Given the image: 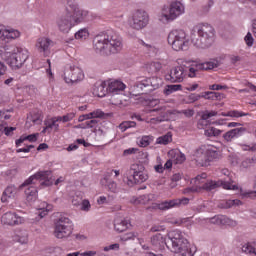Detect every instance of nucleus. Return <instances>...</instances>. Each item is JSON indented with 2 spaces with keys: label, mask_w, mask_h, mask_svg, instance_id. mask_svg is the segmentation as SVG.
<instances>
[{
  "label": "nucleus",
  "mask_w": 256,
  "mask_h": 256,
  "mask_svg": "<svg viewBox=\"0 0 256 256\" xmlns=\"http://www.w3.org/2000/svg\"><path fill=\"white\" fill-rule=\"evenodd\" d=\"M167 41L173 51H187L191 45V38L183 29L171 30Z\"/></svg>",
  "instance_id": "423d86ee"
},
{
  "label": "nucleus",
  "mask_w": 256,
  "mask_h": 256,
  "mask_svg": "<svg viewBox=\"0 0 256 256\" xmlns=\"http://www.w3.org/2000/svg\"><path fill=\"white\" fill-rule=\"evenodd\" d=\"M38 211L39 217L43 219V217H46L50 211H53V205L48 204L47 202H41L38 206Z\"/></svg>",
  "instance_id": "f704fd0d"
},
{
  "label": "nucleus",
  "mask_w": 256,
  "mask_h": 256,
  "mask_svg": "<svg viewBox=\"0 0 256 256\" xmlns=\"http://www.w3.org/2000/svg\"><path fill=\"white\" fill-rule=\"evenodd\" d=\"M94 49L103 55H115L123 51V39L114 32L96 36L94 39Z\"/></svg>",
  "instance_id": "f257e3e1"
},
{
  "label": "nucleus",
  "mask_w": 256,
  "mask_h": 256,
  "mask_svg": "<svg viewBox=\"0 0 256 256\" xmlns=\"http://www.w3.org/2000/svg\"><path fill=\"white\" fill-rule=\"evenodd\" d=\"M207 183V174L202 173L191 180L192 188H187L185 193H201L203 191V185Z\"/></svg>",
  "instance_id": "4468645a"
},
{
  "label": "nucleus",
  "mask_w": 256,
  "mask_h": 256,
  "mask_svg": "<svg viewBox=\"0 0 256 256\" xmlns=\"http://www.w3.org/2000/svg\"><path fill=\"white\" fill-rule=\"evenodd\" d=\"M215 41V29L209 24H197L191 33V43L196 49H209Z\"/></svg>",
  "instance_id": "20e7f679"
},
{
  "label": "nucleus",
  "mask_w": 256,
  "mask_h": 256,
  "mask_svg": "<svg viewBox=\"0 0 256 256\" xmlns=\"http://www.w3.org/2000/svg\"><path fill=\"white\" fill-rule=\"evenodd\" d=\"M218 207L220 209H231V207H233V201L232 200H221L218 204Z\"/></svg>",
  "instance_id": "bf43d9fd"
},
{
  "label": "nucleus",
  "mask_w": 256,
  "mask_h": 256,
  "mask_svg": "<svg viewBox=\"0 0 256 256\" xmlns=\"http://www.w3.org/2000/svg\"><path fill=\"white\" fill-rule=\"evenodd\" d=\"M52 44L53 41H51V39L42 37L37 40L36 49L39 53H43V55L47 56L49 55V49Z\"/></svg>",
  "instance_id": "aec40b11"
},
{
  "label": "nucleus",
  "mask_w": 256,
  "mask_h": 256,
  "mask_svg": "<svg viewBox=\"0 0 256 256\" xmlns=\"http://www.w3.org/2000/svg\"><path fill=\"white\" fill-rule=\"evenodd\" d=\"M59 123H61V116L52 117L44 122L47 125V129H54V131H59Z\"/></svg>",
  "instance_id": "72a5a7b5"
},
{
  "label": "nucleus",
  "mask_w": 256,
  "mask_h": 256,
  "mask_svg": "<svg viewBox=\"0 0 256 256\" xmlns=\"http://www.w3.org/2000/svg\"><path fill=\"white\" fill-rule=\"evenodd\" d=\"M0 57L15 71L21 69L29 59V50L21 46L8 44L0 51Z\"/></svg>",
  "instance_id": "f03ea898"
},
{
  "label": "nucleus",
  "mask_w": 256,
  "mask_h": 256,
  "mask_svg": "<svg viewBox=\"0 0 256 256\" xmlns=\"http://www.w3.org/2000/svg\"><path fill=\"white\" fill-rule=\"evenodd\" d=\"M201 99V96L199 94L192 93L187 96L186 103L191 104L195 103L196 101H199Z\"/></svg>",
  "instance_id": "0e129e2a"
},
{
  "label": "nucleus",
  "mask_w": 256,
  "mask_h": 256,
  "mask_svg": "<svg viewBox=\"0 0 256 256\" xmlns=\"http://www.w3.org/2000/svg\"><path fill=\"white\" fill-rule=\"evenodd\" d=\"M3 35H4V27L0 25V52L2 51V49L5 48V46H7V41L3 40Z\"/></svg>",
  "instance_id": "69168bd1"
},
{
  "label": "nucleus",
  "mask_w": 256,
  "mask_h": 256,
  "mask_svg": "<svg viewBox=\"0 0 256 256\" xmlns=\"http://www.w3.org/2000/svg\"><path fill=\"white\" fill-rule=\"evenodd\" d=\"M72 15V21L74 25H79V23H83L85 21H90L89 11L81 9V8H74L73 12H70Z\"/></svg>",
  "instance_id": "f3484780"
},
{
  "label": "nucleus",
  "mask_w": 256,
  "mask_h": 256,
  "mask_svg": "<svg viewBox=\"0 0 256 256\" xmlns=\"http://www.w3.org/2000/svg\"><path fill=\"white\" fill-rule=\"evenodd\" d=\"M130 101H137L136 103H142V105H146L147 99L143 96L131 94L130 95Z\"/></svg>",
  "instance_id": "052dcab7"
},
{
  "label": "nucleus",
  "mask_w": 256,
  "mask_h": 256,
  "mask_svg": "<svg viewBox=\"0 0 256 256\" xmlns=\"http://www.w3.org/2000/svg\"><path fill=\"white\" fill-rule=\"evenodd\" d=\"M0 131H4L5 135H11L15 131V127H7L0 125Z\"/></svg>",
  "instance_id": "774afa93"
},
{
  "label": "nucleus",
  "mask_w": 256,
  "mask_h": 256,
  "mask_svg": "<svg viewBox=\"0 0 256 256\" xmlns=\"http://www.w3.org/2000/svg\"><path fill=\"white\" fill-rule=\"evenodd\" d=\"M149 21V12L143 9H137L128 19V25L131 29H134V31H141L149 25Z\"/></svg>",
  "instance_id": "6e6552de"
},
{
  "label": "nucleus",
  "mask_w": 256,
  "mask_h": 256,
  "mask_svg": "<svg viewBox=\"0 0 256 256\" xmlns=\"http://www.w3.org/2000/svg\"><path fill=\"white\" fill-rule=\"evenodd\" d=\"M37 137H39V134H30L28 136L22 135L18 140H16V147H21V144L25 143V141L35 143V141H37Z\"/></svg>",
  "instance_id": "4c0bfd02"
},
{
  "label": "nucleus",
  "mask_w": 256,
  "mask_h": 256,
  "mask_svg": "<svg viewBox=\"0 0 256 256\" xmlns=\"http://www.w3.org/2000/svg\"><path fill=\"white\" fill-rule=\"evenodd\" d=\"M136 43H138V45H141L143 51H145L149 55H159V47L155 46V44L144 41L142 39H138Z\"/></svg>",
  "instance_id": "b1692460"
},
{
  "label": "nucleus",
  "mask_w": 256,
  "mask_h": 256,
  "mask_svg": "<svg viewBox=\"0 0 256 256\" xmlns=\"http://www.w3.org/2000/svg\"><path fill=\"white\" fill-rule=\"evenodd\" d=\"M255 163H256L255 158H246L241 162L240 167L241 169H249V167H253Z\"/></svg>",
  "instance_id": "3c124183"
},
{
  "label": "nucleus",
  "mask_w": 256,
  "mask_h": 256,
  "mask_svg": "<svg viewBox=\"0 0 256 256\" xmlns=\"http://www.w3.org/2000/svg\"><path fill=\"white\" fill-rule=\"evenodd\" d=\"M172 115H178V117H180V115H184V117H193V115H195V111L193 109H186V110H182V111H177L174 110L172 112Z\"/></svg>",
  "instance_id": "de8ad7c7"
},
{
  "label": "nucleus",
  "mask_w": 256,
  "mask_h": 256,
  "mask_svg": "<svg viewBox=\"0 0 256 256\" xmlns=\"http://www.w3.org/2000/svg\"><path fill=\"white\" fill-rule=\"evenodd\" d=\"M133 127H137V123H135V121H124L119 125V129L122 133H125L127 129H131Z\"/></svg>",
  "instance_id": "09e8293b"
},
{
  "label": "nucleus",
  "mask_w": 256,
  "mask_h": 256,
  "mask_svg": "<svg viewBox=\"0 0 256 256\" xmlns=\"http://www.w3.org/2000/svg\"><path fill=\"white\" fill-rule=\"evenodd\" d=\"M199 63L192 64L188 69V77H196L197 71H202V69L197 68Z\"/></svg>",
  "instance_id": "6e6d98bb"
},
{
  "label": "nucleus",
  "mask_w": 256,
  "mask_h": 256,
  "mask_svg": "<svg viewBox=\"0 0 256 256\" xmlns=\"http://www.w3.org/2000/svg\"><path fill=\"white\" fill-rule=\"evenodd\" d=\"M151 201H157V195L155 194H144L137 198H132L131 202L134 205H147V203H151Z\"/></svg>",
  "instance_id": "a878e982"
},
{
  "label": "nucleus",
  "mask_w": 256,
  "mask_h": 256,
  "mask_svg": "<svg viewBox=\"0 0 256 256\" xmlns=\"http://www.w3.org/2000/svg\"><path fill=\"white\" fill-rule=\"evenodd\" d=\"M84 77L83 70L77 66H69L64 70L65 83H79Z\"/></svg>",
  "instance_id": "ddd939ff"
},
{
  "label": "nucleus",
  "mask_w": 256,
  "mask_h": 256,
  "mask_svg": "<svg viewBox=\"0 0 256 256\" xmlns=\"http://www.w3.org/2000/svg\"><path fill=\"white\" fill-rule=\"evenodd\" d=\"M239 191L241 199H256V191H245L243 189Z\"/></svg>",
  "instance_id": "8fccbe9b"
},
{
  "label": "nucleus",
  "mask_w": 256,
  "mask_h": 256,
  "mask_svg": "<svg viewBox=\"0 0 256 256\" xmlns=\"http://www.w3.org/2000/svg\"><path fill=\"white\" fill-rule=\"evenodd\" d=\"M53 173L51 170L38 171L36 174L30 176L23 184L22 187L27 185H37L39 183L40 187H51L53 185L52 179Z\"/></svg>",
  "instance_id": "1a4fd4ad"
},
{
  "label": "nucleus",
  "mask_w": 256,
  "mask_h": 256,
  "mask_svg": "<svg viewBox=\"0 0 256 256\" xmlns=\"http://www.w3.org/2000/svg\"><path fill=\"white\" fill-rule=\"evenodd\" d=\"M168 155L170 159L178 165H181V163H185L187 159L185 157V154H183L180 150H170L168 152Z\"/></svg>",
  "instance_id": "2f4dec72"
},
{
  "label": "nucleus",
  "mask_w": 256,
  "mask_h": 256,
  "mask_svg": "<svg viewBox=\"0 0 256 256\" xmlns=\"http://www.w3.org/2000/svg\"><path fill=\"white\" fill-rule=\"evenodd\" d=\"M125 87V84L119 80H114L108 85V89L111 93H115V91H125Z\"/></svg>",
  "instance_id": "e433bc0d"
},
{
  "label": "nucleus",
  "mask_w": 256,
  "mask_h": 256,
  "mask_svg": "<svg viewBox=\"0 0 256 256\" xmlns=\"http://www.w3.org/2000/svg\"><path fill=\"white\" fill-rule=\"evenodd\" d=\"M203 99H219L221 97V93L219 92H204L200 95Z\"/></svg>",
  "instance_id": "864d4df0"
},
{
  "label": "nucleus",
  "mask_w": 256,
  "mask_h": 256,
  "mask_svg": "<svg viewBox=\"0 0 256 256\" xmlns=\"http://www.w3.org/2000/svg\"><path fill=\"white\" fill-rule=\"evenodd\" d=\"M151 141H153V138L150 136H143L138 140L139 147H148V145L151 144Z\"/></svg>",
  "instance_id": "5fc2aeb1"
},
{
  "label": "nucleus",
  "mask_w": 256,
  "mask_h": 256,
  "mask_svg": "<svg viewBox=\"0 0 256 256\" xmlns=\"http://www.w3.org/2000/svg\"><path fill=\"white\" fill-rule=\"evenodd\" d=\"M1 223L2 225H22V223H25V218L17 215V213L14 212H6L1 217Z\"/></svg>",
  "instance_id": "2eb2a0df"
},
{
  "label": "nucleus",
  "mask_w": 256,
  "mask_h": 256,
  "mask_svg": "<svg viewBox=\"0 0 256 256\" xmlns=\"http://www.w3.org/2000/svg\"><path fill=\"white\" fill-rule=\"evenodd\" d=\"M219 187L232 191H237L239 189V186L232 184L230 180H207L203 185L202 191H214V189H219Z\"/></svg>",
  "instance_id": "9b49d317"
},
{
  "label": "nucleus",
  "mask_w": 256,
  "mask_h": 256,
  "mask_svg": "<svg viewBox=\"0 0 256 256\" xmlns=\"http://www.w3.org/2000/svg\"><path fill=\"white\" fill-rule=\"evenodd\" d=\"M73 234V221L69 217L60 216L54 223V236L56 239H69Z\"/></svg>",
  "instance_id": "0eeeda50"
},
{
  "label": "nucleus",
  "mask_w": 256,
  "mask_h": 256,
  "mask_svg": "<svg viewBox=\"0 0 256 256\" xmlns=\"http://www.w3.org/2000/svg\"><path fill=\"white\" fill-rule=\"evenodd\" d=\"M115 197L108 195V196H99L97 199L98 205H109V203H113Z\"/></svg>",
  "instance_id": "c03bdc74"
},
{
  "label": "nucleus",
  "mask_w": 256,
  "mask_h": 256,
  "mask_svg": "<svg viewBox=\"0 0 256 256\" xmlns=\"http://www.w3.org/2000/svg\"><path fill=\"white\" fill-rule=\"evenodd\" d=\"M75 119V113L70 112L64 116H60V122L62 123H69V121H73Z\"/></svg>",
  "instance_id": "e2e57ef3"
},
{
  "label": "nucleus",
  "mask_w": 256,
  "mask_h": 256,
  "mask_svg": "<svg viewBox=\"0 0 256 256\" xmlns=\"http://www.w3.org/2000/svg\"><path fill=\"white\" fill-rule=\"evenodd\" d=\"M211 117H217V111H204L202 113L201 119H203V121H207L208 119H211Z\"/></svg>",
  "instance_id": "680f3d73"
},
{
  "label": "nucleus",
  "mask_w": 256,
  "mask_h": 256,
  "mask_svg": "<svg viewBox=\"0 0 256 256\" xmlns=\"http://www.w3.org/2000/svg\"><path fill=\"white\" fill-rule=\"evenodd\" d=\"M21 32L14 28H4L3 41L6 39H19Z\"/></svg>",
  "instance_id": "473e14b6"
},
{
  "label": "nucleus",
  "mask_w": 256,
  "mask_h": 256,
  "mask_svg": "<svg viewBox=\"0 0 256 256\" xmlns=\"http://www.w3.org/2000/svg\"><path fill=\"white\" fill-rule=\"evenodd\" d=\"M151 244L154 245V247H161L167 245V239L163 238V235L158 233L151 238Z\"/></svg>",
  "instance_id": "58836bf2"
},
{
  "label": "nucleus",
  "mask_w": 256,
  "mask_h": 256,
  "mask_svg": "<svg viewBox=\"0 0 256 256\" xmlns=\"http://www.w3.org/2000/svg\"><path fill=\"white\" fill-rule=\"evenodd\" d=\"M106 87H107V83L103 81L97 82L92 89V93L94 97H105V95L107 94Z\"/></svg>",
  "instance_id": "c756f323"
},
{
  "label": "nucleus",
  "mask_w": 256,
  "mask_h": 256,
  "mask_svg": "<svg viewBox=\"0 0 256 256\" xmlns=\"http://www.w3.org/2000/svg\"><path fill=\"white\" fill-rule=\"evenodd\" d=\"M126 175V184L128 187H133V185H137V183H145V181L149 179V175H147L145 171L139 170L137 166L130 168Z\"/></svg>",
  "instance_id": "9d476101"
},
{
  "label": "nucleus",
  "mask_w": 256,
  "mask_h": 256,
  "mask_svg": "<svg viewBox=\"0 0 256 256\" xmlns=\"http://www.w3.org/2000/svg\"><path fill=\"white\" fill-rule=\"evenodd\" d=\"M80 209L85 213H89V211H91V202H89V200L87 199L82 200L80 204Z\"/></svg>",
  "instance_id": "13d9d810"
},
{
  "label": "nucleus",
  "mask_w": 256,
  "mask_h": 256,
  "mask_svg": "<svg viewBox=\"0 0 256 256\" xmlns=\"http://www.w3.org/2000/svg\"><path fill=\"white\" fill-rule=\"evenodd\" d=\"M19 188L15 186H8L1 197L2 203H9V201H13L15 197H17V193H19Z\"/></svg>",
  "instance_id": "5701e85b"
},
{
  "label": "nucleus",
  "mask_w": 256,
  "mask_h": 256,
  "mask_svg": "<svg viewBox=\"0 0 256 256\" xmlns=\"http://www.w3.org/2000/svg\"><path fill=\"white\" fill-rule=\"evenodd\" d=\"M181 202L179 200H169L164 201L159 204H155L154 209H159L160 211H167L169 209H173V207H179Z\"/></svg>",
  "instance_id": "cd10ccee"
},
{
  "label": "nucleus",
  "mask_w": 256,
  "mask_h": 256,
  "mask_svg": "<svg viewBox=\"0 0 256 256\" xmlns=\"http://www.w3.org/2000/svg\"><path fill=\"white\" fill-rule=\"evenodd\" d=\"M242 252L245 253L246 255L256 256V241L243 244Z\"/></svg>",
  "instance_id": "c9c22d12"
},
{
  "label": "nucleus",
  "mask_w": 256,
  "mask_h": 256,
  "mask_svg": "<svg viewBox=\"0 0 256 256\" xmlns=\"http://www.w3.org/2000/svg\"><path fill=\"white\" fill-rule=\"evenodd\" d=\"M173 141V135L171 132H168L166 135L160 136L156 139L157 145H169Z\"/></svg>",
  "instance_id": "a19ab883"
},
{
  "label": "nucleus",
  "mask_w": 256,
  "mask_h": 256,
  "mask_svg": "<svg viewBox=\"0 0 256 256\" xmlns=\"http://www.w3.org/2000/svg\"><path fill=\"white\" fill-rule=\"evenodd\" d=\"M13 241L20 243L21 245H27L29 243V232L26 230H16L12 235Z\"/></svg>",
  "instance_id": "393cba45"
},
{
  "label": "nucleus",
  "mask_w": 256,
  "mask_h": 256,
  "mask_svg": "<svg viewBox=\"0 0 256 256\" xmlns=\"http://www.w3.org/2000/svg\"><path fill=\"white\" fill-rule=\"evenodd\" d=\"M91 113H92V119H106L109 116L99 109L94 110Z\"/></svg>",
  "instance_id": "4d7b16f0"
},
{
  "label": "nucleus",
  "mask_w": 256,
  "mask_h": 256,
  "mask_svg": "<svg viewBox=\"0 0 256 256\" xmlns=\"http://www.w3.org/2000/svg\"><path fill=\"white\" fill-rule=\"evenodd\" d=\"M245 131H247V129H245L244 127L232 129L223 134V139L226 140L227 143H231L233 139H235V137H240V135H243Z\"/></svg>",
  "instance_id": "bb28decb"
},
{
  "label": "nucleus",
  "mask_w": 256,
  "mask_h": 256,
  "mask_svg": "<svg viewBox=\"0 0 256 256\" xmlns=\"http://www.w3.org/2000/svg\"><path fill=\"white\" fill-rule=\"evenodd\" d=\"M183 13H185V5L179 1H174L169 6L162 7L157 14V19L162 25H169Z\"/></svg>",
  "instance_id": "39448f33"
},
{
  "label": "nucleus",
  "mask_w": 256,
  "mask_h": 256,
  "mask_svg": "<svg viewBox=\"0 0 256 256\" xmlns=\"http://www.w3.org/2000/svg\"><path fill=\"white\" fill-rule=\"evenodd\" d=\"M182 88L183 86H181V84L168 85L164 89V94L171 95V93H175V91H181Z\"/></svg>",
  "instance_id": "49530a36"
},
{
  "label": "nucleus",
  "mask_w": 256,
  "mask_h": 256,
  "mask_svg": "<svg viewBox=\"0 0 256 256\" xmlns=\"http://www.w3.org/2000/svg\"><path fill=\"white\" fill-rule=\"evenodd\" d=\"M248 113L239 112L237 110L230 111L228 113H222V117H247Z\"/></svg>",
  "instance_id": "603ef678"
},
{
  "label": "nucleus",
  "mask_w": 256,
  "mask_h": 256,
  "mask_svg": "<svg viewBox=\"0 0 256 256\" xmlns=\"http://www.w3.org/2000/svg\"><path fill=\"white\" fill-rule=\"evenodd\" d=\"M154 81H157V78H149L144 81H140L136 84V87L138 89H143V87H149V85H152V87H159V84H153Z\"/></svg>",
  "instance_id": "79ce46f5"
},
{
  "label": "nucleus",
  "mask_w": 256,
  "mask_h": 256,
  "mask_svg": "<svg viewBox=\"0 0 256 256\" xmlns=\"http://www.w3.org/2000/svg\"><path fill=\"white\" fill-rule=\"evenodd\" d=\"M221 65V61L217 59H210L204 63H198L197 69H202V71H211V69H217Z\"/></svg>",
  "instance_id": "c85d7f7f"
},
{
  "label": "nucleus",
  "mask_w": 256,
  "mask_h": 256,
  "mask_svg": "<svg viewBox=\"0 0 256 256\" xmlns=\"http://www.w3.org/2000/svg\"><path fill=\"white\" fill-rule=\"evenodd\" d=\"M209 223L213 225H228V227H235L237 221L223 215H217L209 219Z\"/></svg>",
  "instance_id": "6ab92c4d"
},
{
  "label": "nucleus",
  "mask_w": 256,
  "mask_h": 256,
  "mask_svg": "<svg viewBox=\"0 0 256 256\" xmlns=\"http://www.w3.org/2000/svg\"><path fill=\"white\" fill-rule=\"evenodd\" d=\"M57 29L60 33L67 34L73 27H75V22H73V15L66 10V13L60 16L56 21Z\"/></svg>",
  "instance_id": "f8f14e48"
},
{
  "label": "nucleus",
  "mask_w": 256,
  "mask_h": 256,
  "mask_svg": "<svg viewBox=\"0 0 256 256\" xmlns=\"http://www.w3.org/2000/svg\"><path fill=\"white\" fill-rule=\"evenodd\" d=\"M74 37L78 41H85L89 37V30L87 28L80 29L74 34Z\"/></svg>",
  "instance_id": "37998d69"
},
{
  "label": "nucleus",
  "mask_w": 256,
  "mask_h": 256,
  "mask_svg": "<svg viewBox=\"0 0 256 256\" xmlns=\"http://www.w3.org/2000/svg\"><path fill=\"white\" fill-rule=\"evenodd\" d=\"M208 152V160L210 163H213V161H219V159H222L223 155L215 150V149H206Z\"/></svg>",
  "instance_id": "ea45409f"
},
{
  "label": "nucleus",
  "mask_w": 256,
  "mask_h": 256,
  "mask_svg": "<svg viewBox=\"0 0 256 256\" xmlns=\"http://www.w3.org/2000/svg\"><path fill=\"white\" fill-rule=\"evenodd\" d=\"M244 41L248 47H253L254 39L251 32H248L247 35L244 38Z\"/></svg>",
  "instance_id": "338daca9"
},
{
  "label": "nucleus",
  "mask_w": 256,
  "mask_h": 256,
  "mask_svg": "<svg viewBox=\"0 0 256 256\" xmlns=\"http://www.w3.org/2000/svg\"><path fill=\"white\" fill-rule=\"evenodd\" d=\"M206 137H219L221 135V130L215 127H209L204 131Z\"/></svg>",
  "instance_id": "a18cd8bd"
},
{
  "label": "nucleus",
  "mask_w": 256,
  "mask_h": 256,
  "mask_svg": "<svg viewBox=\"0 0 256 256\" xmlns=\"http://www.w3.org/2000/svg\"><path fill=\"white\" fill-rule=\"evenodd\" d=\"M19 189H25V197L29 203L37 200V188L35 187V184H27L26 186H23V184H21L19 186Z\"/></svg>",
  "instance_id": "412c9836"
},
{
  "label": "nucleus",
  "mask_w": 256,
  "mask_h": 256,
  "mask_svg": "<svg viewBox=\"0 0 256 256\" xmlns=\"http://www.w3.org/2000/svg\"><path fill=\"white\" fill-rule=\"evenodd\" d=\"M167 245L176 256H194L197 248L189 243L181 230H172L168 233Z\"/></svg>",
  "instance_id": "7ed1b4c3"
},
{
  "label": "nucleus",
  "mask_w": 256,
  "mask_h": 256,
  "mask_svg": "<svg viewBox=\"0 0 256 256\" xmlns=\"http://www.w3.org/2000/svg\"><path fill=\"white\" fill-rule=\"evenodd\" d=\"M101 185L106 187L107 191L110 193H120L121 186L115 182V180H111L109 176H104L103 179L100 180Z\"/></svg>",
  "instance_id": "4be33fe9"
},
{
  "label": "nucleus",
  "mask_w": 256,
  "mask_h": 256,
  "mask_svg": "<svg viewBox=\"0 0 256 256\" xmlns=\"http://www.w3.org/2000/svg\"><path fill=\"white\" fill-rule=\"evenodd\" d=\"M169 77L172 83H182L185 77H187V69L185 68V66L174 67L170 71Z\"/></svg>",
  "instance_id": "dca6fc26"
},
{
  "label": "nucleus",
  "mask_w": 256,
  "mask_h": 256,
  "mask_svg": "<svg viewBox=\"0 0 256 256\" xmlns=\"http://www.w3.org/2000/svg\"><path fill=\"white\" fill-rule=\"evenodd\" d=\"M195 161L200 167H209L211 164L209 162V154L207 149L198 148L194 153Z\"/></svg>",
  "instance_id": "a211bd4d"
},
{
  "label": "nucleus",
  "mask_w": 256,
  "mask_h": 256,
  "mask_svg": "<svg viewBox=\"0 0 256 256\" xmlns=\"http://www.w3.org/2000/svg\"><path fill=\"white\" fill-rule=\"evenodd\" d=\"M127 227H129V221H127L123 217H116L114 219V229L117 233H123V231H127Z\"/></svg>",
  "instance_id": "7c9ffc66"
}]
</instances>
